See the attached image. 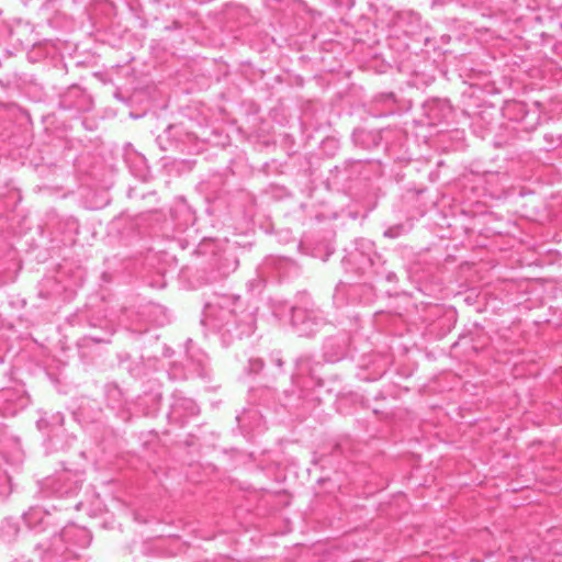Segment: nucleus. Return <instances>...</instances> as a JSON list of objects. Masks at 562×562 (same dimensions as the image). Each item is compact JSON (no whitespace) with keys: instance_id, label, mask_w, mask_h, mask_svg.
Listing matches in <instances>:
<instances>
[{"instance_id":"f03ea898","label":"nucleus","mask_w":562,"mask_h":562,"mask_svg":"<svg viewBox=\"0 0 562 562\" xmlns=\"http://www.w3.org/2000/svg\"><path fill=\"white\" fill-rule=\"evenodd\" d=\"M276 364H277L278 367H280V368H281V367L283 366V361H282V359H281V358H278V359L276 360Z\"/></svg>"},{"instance_id":"7ed1b4c3","label":"nucleus","mask_w":562,"mask_h":562,"mask_svg":"<svg viewBox=\"0 0 562 562\" xmlns=\"http://www.w3.org/2000/svg\"><path fill=\"white\" fill-rule=\"evenodd\" d=\"M256 367L262 368L263 362L261 360H256Z\"/></svg>"},{"instance_id":"20e7f679","label":"nucleus","mask_w":562,"mask_h":562,"mask_svg":"<svg viewBox=\"0 0 562 562\" xmlns=\"http://www.w3.org/2000/svg\"><path fill=\"white\" fill-rule=\"evenodd\" d=\"M256 367L262 368L263 362L261 360H256Z\"/></svg>"},{"instance_id":"f257e3e1","label":"nucleus","mask_w":562,"mask_h":562,"mask_svg":"<svg viewBox=\"0 0 562 562\" xmlns=\"http://www.w3.org/2000/svg\"><path fill=\"white\" fill-rule=\"evenodd\" d=\"M398 231H400V227H390L389 229L385 231L384 235L387 237L394 238V237L398 236V234H400Z\"/></svg>"}]
</instances>
